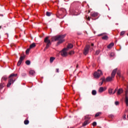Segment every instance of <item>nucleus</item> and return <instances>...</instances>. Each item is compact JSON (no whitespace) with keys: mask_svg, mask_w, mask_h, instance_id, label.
I'll return each mask as SVG.
<instances>
[{"mask_svg":"<svg viewBox=\"0 0 128 128\" xmlns=\"http://www.w3.org/2000/svg\"><path fill=\"white\" fill-rule=\"evenodd\" d=\"M102 40H108V36L106 35L102 38Z\"/></svg>","mask_w":128,"mask_h":128,"instance_id":"nucleus-21","label":"nucleus"},{"mask_svg":"<svg viewBox=\"0 0 128 128\" xmlns=\"http://www.w3.org/2000/svg\"><path fill=\"white\" fill-rule=\"evenodd\" d=\"M90 122H88V120H86L83 124H82V126H86L87 124H88Z\"/></svg>","mask_w":128,"mask_h":128,"instance_id":"nucleus-20","label":"nucleus"},{"mask_svg":"<svg viewBox=\"0 0 128 128\" xmlns=\"http://www.w3.org/2000/svg\"><path fill=\"white\" fill-rule=\"evenodd\" d=\"M90 45H87L86 46V47L84 48V56H86V54H88V52H90Z\"/></svg>","mask_w":128,"mask_h":128,"instance_id":"nucleus-6","label":"nucleus"},{"mask_svg":"<svg viewBox=\"0 0 128 128\" xmlns=\"http://www.w3.org/2000/svg\"><path fill=\"white\" fill-rule=\"evenodd\" d=\"M78 65L77 64L76 68H78Z\"/></svg>","mask_w":128,"mask_h":128,"instance_id":"nucleus-47","label":"nucleus"},{"mask_svg":"<svg viewBox=\"0 0 128 128\" xmlns=\"http://www.w3.org/2000/svg\"><path fill=\"white\" fill-rule=\"evenodd\" d=\"M60 14V16H62L60 18H64V14Z\"/></svg>","mask_w":128,"mask_h":128,"instance_id":"nucleus-39","label":"nucleus"},{"mask_svg":"<svg viewBox=\"0 0 128 128\" xmlns=\"http://www.w3.org/2000/svg\"><path fill=\"white\" fill-rule=\"evenodd\" d=\"M115 104L116 106H118L120 104V102L118 101L115 102Z\"/></svg>","mask_w":128,"mask_h":128,"instance_id":"nucleus-40","label":"nucleus"},{"mask_svg":"<svg viewBox=\"0 0 128 128\" xmlns=\"http://www.w3.org/2000/svg\"><path fill=\"white\" fill-rule=\"evenodd\" d=\"M24 124H30V121H28V120H25L24 121Z\"/></svg>","mask_w":128,"mask_h":128,"instance_id":"nucleus-28","label":"nucleus"},{"mask_svg":"<svg viewBox=\"0 0 128 128\" xmlns=\"http://www.w3.org/2000/svg\"><path fill=\"white\" fill-rule=\"evenodd\" d=\"M91 46H94V43H92V44H91Z\"/></svg>","mask_w":128,"mask_h":128,"instance_id":"nucleus-45","label":"nucleus"},{"mask_svg":"<svg viewBox=\"0 0 128 128\" xmlns=\"http://www.w3.org/2000/svg\"><path fill=\"white\" fill-rule=\"evenodd\" d=\"M22 76H26V74L23 72L22 74Z\"/></svg>","mask_w":128,"mask_h":128,"instance_id":"nucleus-41","label":"nucleus"},{"mask_svg":"<svg viewBox=\"0 0 128 128\" xmlns=\"http://www.w3.org/2000/svg\"><path fill=\"white\" fill-rule=\"evenodd\" d=\"M100 36H102V34H100Z\"/></svg>","mask_w":128,"mask_h":128,"instance_id":"nucleus-50","label":"nucleus"},{"mask_svg":"<svg viewBox=\"0 0 128 128\" xmlns=\"http://www.w3.org/2000/svg\"><path fill=\"white\" fill-rule=\"evenodd\" d=\"M66 36V34H64L54 36L51 38V42H56L58 40V42H57V44H62V42L65 41L64 38Z\"/></svg>","mask_w":128,"mask_h":128,"instance_id":"nucleus-1","label":"nucleus"},{"mask_svg":"<svg viewBox=\"0 0 128 128\" xmlns=\"http://www.w3.org/2000/svg\"><path fill=\"white\" fill-rule=\"evenodd\" d=\"M86 18L87 20H88V21L90 20V16L88 17V16H86Z\"/></svg>","mask_w":128,"mask_h":128,"instance_id":"nucleus-37","label":"nucleus"},{"mask_svg":"<svg viewBox=\"0 0 128 128\" xmlns=\"http://www.w3.org/2000/svg\"><path fill=\"white\" fill-rule=\"evenodd\" d=\"M94 77L95 78H100L101 76H102V72L101 70H98V72H96L94 74Z\"/></svg>","mask_w":128,"mask_h":128,"instance_id":"nucleus-5","label":"nucleus"},{"mask_svg":"<svg viewBox=\"0 0 128 128\" xmlns=\"http://www.w3.org/2000/svg\"><path fill=\"white\" fill-rule=\"evenodd\" d=\"M92 124L93 126H96V122H93Z\"/></svg>","mask_w":128,"mask_h":128,"instance_id":"nucleus-38","label":"nucleus"},{"mask_svg":"<svg viewBox=\"0 0 128 128\" xmlns=\"http://www.w3.org/2000/svg\"><path fill=\"white\" fill-rule=\"evenodd\" d=\"M109 56L110 58H114V52H111L110 53V54L109 55Z\"/></svg>","mask_w":128,"mask_h":128,"instance_id":"nucleus-26","label":"nucleus"},{"mask_svg":"<svg viewBox=\"0 0 128 128\" xmlns=\"http://www.w3.org/2000/svg\"><path fill=\"white\" fill-rule=\"evenodd\" d=\"M125 102L126 106H128V95L125 96Z\"/></svg>","mask_w":128,"mask_h":128,"instance_id":"nucleus-14","label":"nucleus"},{"mask_svg":"<svg viewBox=\"0 0 128 128\" xmlns=\"http://www.w3.org/2000/svg\"><path fill=\"white\" fill-rule=\"evenodd\" d=\"M124 92V90L122 88H119L117 92V95L120 96V94H122Z\"/></svg>","mask_w":128,"mask_h":128,"instance_id":"nucleus-13","label":"nucleus"},{"mask_svg":"<svg viewBox=\"0 0 128 128\" xmlns=\"http://www.w3.org/2000/svg\"><path fill=\"white\" fill-rule=\"evenodd\" d=\"M90 16L92 18H97V16H98V13L96 12H92Z\"/></svg>","mask_w":128,"mask_h":128,"instance_id":"nucleus-9","label":"nucleus"},{"mask_svg":"<svg viewBox=\"0 0 128 128\" xmlns=\"http://www.w3.org/2000/svg\"><path fill=\"white\" fill-rule=\"evenodd\" d=\"M55 58L54 57H51L50 58V62H54V60Z\"/></svg>","mask_w":128,"mask_h":128,"instance_id":"nucleus-29","label":"nucleus"},{"mask_svg":"<svg viewBox=\"0 0 128 128\" xmlns=\"http://www.w3.org/2000/svg\"><path fill=\"white\" fill-rule=\"evenodd\" d=\"M116 90H118V88H116L115 89V90H114V92L113 93H112V94H114V93H115V92H116Z\"/></svg>","mask_w":128,"mask_h":128,"instance_id":"nucleus-42","label":"nucleus"},{"mask_svg":"<svg viewBox=\"0 0 128 128\" xmlns=\"http://www.w3.org/2000/svg\"><path fill=\"white\" fill-rule=\"evenodd\" d=\"M4 86H6V84L2 82L0 84V90H2Z\"/></svg>","mask_w":128,"mask_h":128,"instance_id":"nucleus-16","label":"nucleus"},{"mask_svg":"<svg viewBox=\"0 0 128 128\" xmlns=\"http://www.w3.org/2000/svg\"><path fill=\"white\" fill-rule=\"evenodd\" d=\"M29 74L31 76H34V74H36V72H34V70H30V72H29Z\"/></svg>","mask_w":128,"mask_h":128,"instance_id":"nucleus-19","label":"nucleus"},{"mask_svg":"<svg viewBox=\"0 0 128 128\" xmlns=\"http://www.w3.org/2000/svg\"><path fill=\"white\" fill-rule=\"evenodd\" d=\"M100 50H97L96 52V56L100 54Z\"/></svg>","mask_w":128,"mask_h":128,"instance_id":"nucleus-31","label":"nucleus"},{"mask_svg":"<svg viewBox=\"0 0 128 128\" xmlns=\"http://www.w3.org/2000/svg\"><path fill=\"white\" fill-rule=\"evenodd\" d=\"M108 118H114V114H111L108 116Z\"/></svg>","mask_w":128,"mask_h":128,"instance_id":"nucleus-32","label":"nucleus"},{"mask_svg":"<svg viewBox=\"0 0 128 128\" xmlns=\"http://www.w3.org/2000/svg\"><path fill=\"white\" fill-rule=\"evenodd\" d=\"M112 90H114L112 88H109L108 89V94H112Z\"/></svg>","mask_w":128,"mask_h":128,"instance_id":"nucleus-23","label":"nucleus"},{"mask_svg":"<svg viewBox=\"0 0 128 128\" xmlns=\"http://www.w3.org/2000/svg\"><path fill=\"white\" fill-rule=\"evenodd\" d=\"M36 43H32L31 45L30 46V48H36Z\"/></svg>","mask_w":128,"mask_h":128,"instance_id":"nucleus-22","label":"nucleus"},{"mask_svg":"<svg viewBox=\"0 0 128 128\" xmlns=\"http://www.w3.org/2000/svg\"><path fill=\"white\" fill-rule=\"evenodd\" d=\"M8 80V77L6 76H4L1 80V82H6Z\"/></svg>","mask_w":128,"mask_h":128,"instance_id":"nucleus-15","label":"nucleus"},{"mask_svg":"<svg viewBox=\"0 0 128 128\" xmlns=\"http://www.w3.org/2000/svg\"><path fill=\"white\" fill-rule=\"evenodd\" d=\"M68 50L66 49H64V48L60 52V54L62 56H68V52L66 51Z\"/></svg>","mask_w":128,"mask_h":128,"instance_id":"nucleus-8","label":"nucleus"},{"mask_svg":"<svg viewBox=\"0 0 128 128\" xmlns=\"http://www.w3.org/2000/svg\"><path fill=\"white\" fill-rule=\"evenodd\" d=\"M102 112H98L96 114L94 118H98V116H102Z\"/></svg>","mask_w":128,"mask_h":128,"instance_id":"nucleus-18","label":"nucleus"},{"mask_svg":"<svg viewBox=\"0 0 128 128\" xmlns=\"http://www.w3.org/2000/svg\"><path fill=\"white\" fill-rule=\"evenodd\" d=\"M26 64H27V66H30V60H27L26 62Z\"/></svg>","mask_w":128,"mask_h":128,"instance_id":"nucleus-27","label":"nucleus"},{"mask_svg":"<svg viewBox=\"0 0 128 128\" xmlns=\"http://www.w3.org/2000/svg\"><path fill=\"white\" fill-rule=\"evenodd\" d=\"M122 118L124 120H126V114H124L122 116Z\"/></svg>","mask_w":128,"mask_h":128,"instance_id":"nucleus-33","label":"nucleus"},{"mask_svg":"<svg viewBox=\"0 0 128 128\" xmlns=\"http://www.w3.org/2000/svg\"><path fill=\"white\" fill-rule=\"evenodd\" d=\"M106 88L105 87H100L98 89V92L100 93L103 92H104Z\"/></svg>","mask_w":128,"mask_h":128,"instance_id":"nucleus-12","label":"nucleus"},{"mask_svg":"<svg viewBox=\"0 0 128 128\" xmlns=\"http://www.w3.org/2000/svg\"><path fill=\"white\" fill-rule=\"evenodd\" d=\"M30 48H28V49L26 50V54H28V53L30 52Z\"/></svg>","mask_w":128,"mask_h":128,"instance_id":"nucleus-30","label":"nucleus"},{"mask_svg":"<svg viewBox=\"0 0 128 128\" xmlns=\"http://www.w3.org/2000/svg\"><path fill=\"white\" fill-rule=\"evenodd\" d=\"M100 80H102V81L99 82L98 85L100 86H102L104 82H106V78H104V77H102L100 79Z\"/></svg>","mask_w":128,"mask_h":128,"instance_id":"nucleus-10","label":"nucleus"},{"mask_svg":"<svg viewBox=\"0 0 128 128\" xmlns=\"http://www.w3.org/2000/svg\"><path fill=\"white\" fill-rule=\"evenodd\" d=\"M98 18H100V16H98L96 18V20H98Z\"/></svg>","mask_w":128,"mask_h":128,"instance_id":"nucleus-48","label":"nucleus"},{"mask_svg":"<svg viewBox=\"0 0 128 128\" xmlns=\"http://www.w3.org/2000/svg\"><path fill=\"white\" fill-rule=\"evenodd\" d=\"M126 34V32L122 31L120 32V36H124Z\"/></svg>","mask_w":128,"mask_h":128,"instance_id":"nucleus-34","label":"nucleus"},{"mask_svg":"<svg viewBox=\"0 0 128 128\" xmlns=\"http://www.w3.org/2000/svg\"><path fill=\"white\" fill-rule=\"evenodd\" d=\"M122 80H124V76H122Z\"/></svg>","mask_w":128,"mask_h":128,"instance_id":"nucleus-44","label":"nucleus"},{"mask_svg":"<svg viewBox=\"0 0 128 128\" xmlns=\"http://www.w3.org/2000/svg\"><path fill=\"white\" fill-rule=\"evenodd\" d=\"M18 76V74H12L8 77V83L6 85L7 88H10V86L16 82V78Z\"/></svg>","mask_w":128,"mask_h":128,"instance_id":"nucleus-2","label":"nucleus"},{"mask_svg":"<svg viewBox=\"0 0 128 128\" xmlns=\"http://www.w3.org/2000/svg\"><path fill=\"white\" fill-rule=\"evenodd\" d=\"M74 54V52L73 50H72L69 52V54H70V56H72V54Z\"/></svg>","mask_w":128,"mask_h":128,"instance_id":"nucleus-35","label":"nucleus"},{"mask_svg":"<svg viewBox=\"0 0 128 128\" xmlns=\"http://www.w3.org/2000/svg\"><path fill=\"white\" fill-rule=\"evenodd\" d=\"M56 72H59V69L58 68L56 69Z\"/></svg>","mask_w":128,"mask_h":128,"instance_id":"nucleus-43","label":"nucleus"},{"mask_svg":"<svg viewBox=\"0 0 128 128\" xmlns=\"http://www.w3.org/2000/svg\"><path fill=\"white\" fill-rule=\"evenodd\" d=\"M26 58V56L24 55L23 56H20L19 59V60L18 62L17 66H20V64H22V60H24Z\"/></svg>","mask_w":128,"mask_h":128,"instance_id":"nucleus-7","label":"nucleus"},{"mask_svg":"<svg viewBox=\"0 0 128 128\" xmlns=\"http://www.w3.org/2000/svg\"><path fill=\"white\" fill-rule=\"evenodd\" d=\"M117 76H118L119 78H120V70L118 71Z\"/></svg>","mask_w":128,"mask_h":128,"instance_id":"nucleus-36","label":"nucleus"},{"mask_svg":"<svg viewBox=\"0 0 128 128\" xmlns=\"http://www.w3.org/2000/svg\"><path fill=\"white\" fill-rule=\"evenodd\" d=\"M74 48V45H72V44H68L67 48H64V50H68L70 48Z\"/></svg>","mask_w":128,"mask_h":128,"instance_id":"nucleus-11","label":"nucleus"},{"mask_svg":"<svg viewBox=\"0 0 128 128\" xmlns=\"http://www.w3.org/2000/svg\"><path fill=\"white\" fill-rule=\"evenodd\" d=\"M46 16H52V12H46Z\"/></svg>","mask_w":128,"mask_h":128,"instance_id":"nucleus-24","label":"nucleus"},{"mask_svg":"<svg viewBox=\"0 0 128 128\" xmlns=\"http://www.w3.org/2000/svg\"><path fill=\"white\" fill-rule=\"evenodd\" d=\"M90 10H88V14H90Z\"/></svg>","mask_w":128,"mask_h":128,"instance_id":"nucleus-46","label":"nucleus"},{"mask_svg":"<svg viewBox=\"0 0 128 128\" xmlns=\"http://www.w3.org/2000/svg\"><path fill=\"white\" fill-rule=\"evenodd\" d=\"M49 38L50 36H46L44 39V42H45V44H46V46L44 49V51L46 50H48V48H50V46L52 44V42Z\"/></svg>","mask_w":128,"mask_h":128,"instance_id":"nucleus-4","label":"nucleus"},{"mask_svg":"<svg viewBox=\"0 0 128 128\" xmlns=\"http://www.w3.org/2000/svg\"><path fill=\"white\" fill-rule=\"evenodd\" d=\"M114 45V42H112L107 46V48H112Z\"/></svg>","mask_w":128,"mask_h":128,"instance_id":"nucleus-17","label":"nucleus"},{"mask_svg":"<svg viewBox=\"0 0 128 128\" xmlns=\"http://www.w3.org/2000/svg\"><path fill=\"white\" fill-rule=\"evenodd\" d=\"M117 70V68L114 69L111 74V76H108L106 78V79H105L106 82H112L114 80V77L116 76V74Z\"/></svg>","mask_w":128,"mask_h":128,"instance_id":"nucleus-3","label":"nucleus"},{"mask_svg":"<svg viewBox=\"0 0 128 128\" xmlns=\"http://www.w3.org/2000/svg\"><path fill=\"white\" fill-rule=\"evenodd\" d=\"M127 36H128V33L127 34Z\"/></svg>","mask_w":128,"mask_h":128,"instance_id":"nucleus-52","label":"nucleus"},{"mask_svg":"<svg viewBox=\"0 0 128 128\" xmlns=\"http://www.w3.org/2000/svg\"><path fill=\"white\" fill-rule=\"evenodd\" d=\"M92 96H96V90H93L92 92Z\"/></svg>","mask_w":128,"mask_h":128,"instance_id":"nucleus-25","label":"nucleus"},{"mask_svg":"<svg viewBox=\"0 0 128 128\" xmlns=\"http://www.w3.org/2000/svg\"><path fill=\"white\" fill-rule=\"evenodd\" d=\"M2 28V26H0V29Z\"/></svg>","mask_w":128,"mask_h":128,"instance_id":"nucleus-49","label":"nucleus"},{"mask_svg":"<svg viewBox=\"0 0 128 128\" xmlns=\"http://www.w3.org/2000/svg\"><path fill=\"white\" fill-rule=\"evenodd\" d=\"M60 12H62V10H60Z\"/></svg>","mask_w":128,"mask_h":128,"instance_id":"nucleus-51","label":"nucleus"}]
</instances>
